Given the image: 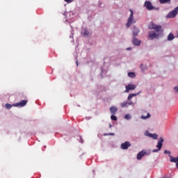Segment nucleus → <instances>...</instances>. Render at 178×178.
Masks as SVG:
<instances>
[{"instance_id": "nucleus-9", "label": "nucleus", "mask_w": 178, "mask_h": 178, "mask_svg": "<svg viewBox=\"0 0 178 178\" xmlns=\"http://www.w3.org/2000/svg\"><path fill=\"white\" fill-rule=\"evenodd\" d=\"M177 14L176 13V10L174 9L173 10L170 11L166 16V19H174L175 16H177Z\"/></svg>"}, {"instance_id": "nucleus-5", "label": "nucleus", "mask_w": 178, "mask_h": 178, "mask_svg": "<svg viewBox=\"0 0 178 178\" xmlns=\"http://www.w3.org/2000/svg\"><path fill=\"white\" fill-rule=\"evenodd\" d=\"M161 32H156V31H151L148 33L149 34V39L152 40H155V38H158L159 37V33Z\"/></svg>"}, {"instance_id": "nucleus-20", "label": "nucleus", "mask_w": 178, "mask_h": 178, "mask_svg": "<svg viewBox=\"0 0 178 178\" xmlns=\"http://www.w3.org/2000/svg\"><path fill=\"white\" fill-rule=\"evenodd\" d=\"M122 108H129V104L127 102H123L122 103L120 104Z\"/></svg>"}, {"instance_id": "nucleus-31", "label": "nucleus", "mask_w": 178, "mask_h": 178, "mask_svg": "<svg viewBox=\"0 0 178 178\" xmlns=\"http://www.w3.org/2000/svg\"><path fill=\"white\" fill-rule=\"evenodd\" d=\"M102 74H105V70H104L102 69V73H101L102 77V76H104V75H102Z\"/></svg>"}, {"instance_id": "nucleus-40", "label": "nucleus", "mask_w": 178, "mask_h": 178, "mask_svg": "<svg viewBox=\"0 0 178 178\" xmlns=\"http://www.w3.org/2000/svg\"><path fill=\"white\" fill-rule=\"evenodd\" d=\"M104 136H109V134H104Z\"/></svg>"}, {"instance_id": "nucleus-15", "label": "nucleus", "mask_w": 178, "mask_h": 178, "mask_svg": "<svg viewBox=\"0 0 178 178\" xmlns=\"http://www.w3.org/2000/svg\"><path fill=\"white\" fill-rule=\"evenodd\" d=\"M168 41H173L175 40V35L173 33H170L168 37H167Z\"/></svg>"}, {"instance_id": "nucleus-34", "label": "nucleus", "mask_w": 178, "mask_h": 178, "mask_svg": "<svg viewBox=\"0 0 178 178\" xmlns=\"http://www.w3.org/2000/svg\"><path fill=\"white\" fill-rule=\"evenodd\" d=\"M80 140H81V144H83L84 143V140H83V138H81V137H80Z\"/></svg>"}, {"instance_id": "nucleus-24", "label": "nucleus", "mask_w": 178, "mask_h": 178, "mask_svg": "<svg viewBox=\"0 0 178 178\" xmlns=\"http://www.w3.org/2000/svg\"><path fill=\"white\" fill-rule=\"evenodd\" d=\"M160 3H169L170 2V0H159Z\"/></svg>"}, {"instance_id": "nucleus-17", "label": "nucleus", "mask_w": 178, "mask_h": 178, "mask_svg": "<svg viewBox=\"0 0 178 178\" xmlns=\"http://www.w3.org/2000/svg\"><path fill=\"white\" fill-rule=\"evenodd\" d=\"M170 162H173L174 163H177L178 162V157L170 156Z\"/></svg>"}, {"instance_id": "nucleus-37", "label": "nucleus", "mask_w": 178, "mask_h": 178, "mask_svg": "<svg viewBox=\"0 0 178 178\" xmlns=\"http://www.w3.org/2000/svg\"><path fill=\"white\" fill-rule=\"evenodd\" d=\"M70 38H73V33L72 32V35L70 36Z\"/></svg>"}, {"instance_id": "nucleus-19", "label": "nucleus", "mask_w": 178, "mask_h": 178, "mask_svg": "<svg viewBox=\"0 0 178 178\" xmlns=\"http://www.w3.org/2000/svg\"><path fill=\"white\" fill-rule=\"evenodd\" d=\"M145 149H143L138 153L137 156H145Z\"/></svg>"}, {"instance_id": "nucleus-14", "label": "nucleus", "mask_w": 178, "mask_h": 178, "mask_svg": "<svg viewBox=\"0 0 178 178\" xmlns=\"http://www.w3.org/2000/svg\"><path fill=\"white\" fill-rule=\"evenodd\" d=\"M110 112L112 115H116V112H118V108L115 106H113L110 108Z\"/></svg>"}, {"instance_id": "nucleus-32", "label": "nucleus", "mask_w": 178, "mask_h": 178, "mask_svg": "<svg viewBox=\"0 0 178 178\" xmlns=\"http://www.w3.org/2000/svg\"><path fill=\"white\" fill-rule=\"evenodd\" d=\"M174 10H175V12H176V13L177 15V13H178V6L176 7Z\"/></svg>"}, {"instance_id": "nucleus-1", "label": "nucleus", "mask_w": 178, "mask_h": 178, "mask_svg": "<svg viewBox=\"0 0 178 178\" xmlns=\"http://www.w3.org/2000/svg\"><path fill=\"white\" fill-rule=\"evenodd\" d=\"M163 141H164L163 138L160 137L158 140L157 145L156 146L157 149H154L152 151L151 149H145V155L147 156L151 155L152 152H154V153L159 152V151L162 149V145H163Z\"/></svg>"}, {"instance_id": "nucleus-23", "label": "nucleus", "mask_w": 178, "mask_h": 178, "mask_svg": "<svg viewBox=\"0 0 178 178\" xmlns=\"http://www.w3.org/2000/svg\"><path fill=\"white\" fill-rule=\"evenodd\" d=\"M124 118L126 120H130V119H131V115H130V114H127L124 115Z\"/></svg>"}, {"instance_id": "nucleus-26", "label": "nucleus", "mask_w": 178, "mask_h": 178, "mask_svg": "<svg viewBox=\"0 0 178 178\" xmlns=\"http://www.w3.org/2000/svg\"><path fill=\"white\" fill-rule=\"evenodd\" d=\"M164 154L169 155V156H172V155H170V154H171L170 151L165 150Z\"/></svg>"}, {"instance_id": "nucleus-21", "label": "nucleus", "mask_w": 178, "mask_h": 178, "mask_svg": "<svg viewBox=\"0 0 178 178\" xmlns=\"http://www.w3.org/2000/svg\"><path fill=\"white\" fill-rule=\"evenodd\" d=\"M128 76L131 77V79H136V73L135 72H129Z\"/></svg>"}, {"instance_id": "nucleus-33", "label": "nucleus", "mask_w": 178, "mask_h": 178, "mask_svg": "<svg viewBox=\"0 0 178 178\" xmlns=\"http://www.w3.org/2000/svg\"><path fill=\"white\" fill-rule=\"evenodd\" d=\"M108 136H115V133H108Z\"/></svg>"}, {"instance_id": "nucleus-38", "label": "nucleus", "mask_w": 178, "mask_h": 178, "mask_svg": "<svg viewBox=\"0 0 178 178\" xmlns=\"http://www.w3.org/2000/svg\"><path fill=\"white\" fill-rule=\"evenodd\" d=\"M99 6H101V5H102V2L99 1Z\"/></svg>"}, {"instance_id": "nucleus-22", "label": "nucleus", "mask_w": 178, "mask_h": 178, "mask_svg": "<svg viewBox=\"0 0 178 178\" xmlns=\"http://www.w3.org/2000/svg\"><path fill=\"white\" fill-rule=\"evenodd\" d=\"M89 35L90 32L88 31V30L85 29L83 32V35H84V37H88Z\"/></svg>"}, {"instance_id": "nucleus-27", "label": "nucleus", "mask_w": 178, "mask_h": 178, "mask_svg": "<svg viewBox=\"0 0 178 178\" xmlns=\"http://www.w3.org/2000/svg\"><path fill=\"white\" fill-rule=\"evenodd\" d=\"M6 108L7 109H10V108H12V105H10L9 104H6Z\"/></svg>"}, {"instance_id": "nucleus-39", "label": "nucleus", "mask_w": 178, "mask_h": 178, "mask_svg": "<svg viewBox=\"0 0 178 178\" xmlns=\"http://www.w3.org/2000/svg\"><path fill=\"white\" fill-rule=\"evenodd\" d=\"M109 128L112 129V124H109Z\"/></svg>"}, {"instance_id": "nucleus-35", "label": "nucleus", "mask_w": 178, "mask_h": 178, "mask_svg": "<svg viewBox=\"0 0 178 178\" xmlns=\"http://www.w3.org/2000/svg\"><path fill=\"white\" fill-rule=\"evenodd\" d=\"M127 51H131V47L127 48Z\"/></svg>"}, {"instance_id": "nucleus-28", "label": "nucleus", "mask_w": 178, "mask_h": 178, "mask_svg": "<svg viewBox=\"0 0 178 178\" xmlns=\"http://www.w3.org/2000/svg\"><path fill=\"white\" fill-rule=\"evenodd\" d=\"M127 104H128V106H130V105H134V103H133V102L131 101L127 102Z\"/></svg>"}, {"instance_id": "nucleus-4", "label": "nucleus", "mask_w": 178, "mask_h": 178, "mask_svg": "<svg viewBox=\"0 0 178 178\" xmlns=\"http://www.w3.org/2000/svg\"><path fill=\"white\" fill-rule=\"evenodd\" d=\"M149 29H150V30L156 31V33H161V30H162V26L156 25L155 24H154V22H151L149 24Z\"/></svg>"}, {"instance_id": "nucleus-6", "label": "nucleus", "mask_w": 178, "mask_h": 178, "mask_svg": "<svg viewBox=\"0 0 178 178\" xmlns=\"http://www.w3.org/2000/svg\"><path fill=\"white\" fill-rule=\"evenodd\" d=\"M145 136L146 137H149L150 138H152L153 140H158V137H159V136H158V134H151L148 131H145Z\"/></svg>"}, {"instance_id": "nucleus-36", "label": "nucleus", "mask_w": 178, "mask_h": 178, "mask_svg": "<svg viewBox=\"0 0 178 178\" xmlns=\"http://www.w3.org/2000/svg\"><path fill=\"white\" fill-rule=\"evenodd\" d=\"M141 158H143L142 156H137V159L138 160V161H140V159H141Z\"/></svg>"}, {"instance_id": "nucleus-2", "label": "nucleus", "mask_w": 178, "mask_h": 178, "mask_svg": "<svg viewBox=\"0 0 178 178\" xmlns=\"http://www.w3.org/2000/svg\"><path fill=\"white\" fill-rule=\"evenodd\" d=\"M130 15L127 19V22L126 24V26L127 29L129 27H131L132 24H136V19H134V12L133 11L132 9H129Z\"/></svg>"}, {"instance_id": "nucleus-42", "label": "nucleus", "mask_w": 178, "mask_h": 178, "mask_svg": "<svg viewBox=\"0 0 178 178\" xmlns=\"http://www.w3.org/2000/svg\"><path fill=\"white\" fill-rule=\"evenodd\" d=\"M176 166H177V169H178V161H177V163H176Z\"/></svg>"}, {"instance_id": "nucleus-29", "label": "nucleus", "mask_w": 178, "mask_h": 178, "mask_svg": "<svg viewBox=\"0 0 178 178\" xmlns=\"http://www.w3.org/2000/svg\"><path fill=\"white\" fill-rule=\"evenodd\" d=\"M65 2H67V3H72L73 2V0H64Z\"/></svg>"}, {"instance_id": "nucleus-3", "label": "nucleus", "mask_w": 178, "mask_h": 178, "mask_svg": "<svg viewBox=\"0 0 178 178\" xmlns=\"http://www.w3.org/2000/svg\"><path fill=\"white\" fill-rule=\"evenodd\" d=\"M144 6L146 7L147 10H159V8L154 7V6H152V3L149 1H145Z\"/></svg>"}, {"instance_id": "nucleus-11", "label": "nucleus", "mask_w": 178, "mask_h": 178, "mask_svg": "<svg viewBox=\"0 0 178 178\" xmlns=\"http://www.w3.org/2000/svg\"><path fill=\"white\" fill-rule=\"evenodd\" d=\"M132 42L135 47H139L141 44V40H138L137 38L133 37Z\"/></svg>"}, {"instance_id": "nucleus-13", "label": "nucleus", "mask_w": 178, "mask_h": 178, "mask_svg": "<svg viewBox=\"0 0 178 178\" xmlns=\"http://www.w3.org/2000/svg\"><path fill=\"white\" fill-rule=\"evenodd\" d=\"M138 33H140V30L138 29V28L134 26L133 30V37H137V35H138Z\"/></svg>"}, {"instance_id": "nucleus-25", "label": "nucleus", "mask_w": 178, "mask_h": 178, "mask_svg": "<svg viewBox=\"0 0 178 178\" xmlns=\"http://www.w3.org/2000/svg\"><path fill=\"white\" fill-rule=\"evenodd\" d=\"M111 120H114L115 122H116V120H118V118H116L114 115H112L111 116Z\"/></svg>"}, {"instance_id": "nucleus-10", "label": "nucleus", "mask_w": 178, "mask_h": 178, "mask_svg": "<svg viewBox=\"0 0 178 178\" xmlns=\"http://www.w3.org/2000/svg\"><path fill=\"white\" fill-rule=\"evenodd\" d=\"M137 86L134 84H129L127 86H125V91L124 92H129V91L131 90H136V88Z\"/></svg>"}, {"instance_id": "nucleus-12", "label": "nucleus", "mask_w": 178, "mask_h": 178, "mask_svg": "<svg viewBox=\"0 0 178 178\" xmlns=\"http://www.w3.org/2000/svg\"><path fill=\"white\" fill-rule=\"evenodd\" d=\"M139 94H141V91H140L138 93H131V94H129V96H128V98H127L128 101H131V99L134 97H137V95H139Z\"/></svg>"}, {"instance_id": "nucleus-8", "label": "nucleus", "mask_w": 178, "mask_h": 178, "mask_svg": "<svg viewBox=\"0 0 178 178\" xmlns=\"http://www.w3.org/2000/svg\"><path fill=\"white\" fill-rule=\"evenodd\" d=\"M129 147H131V143L129 141H126L120 145L121 149H129Z\"/></svg>"}, {"instance_id": "nucleus-30", "label": "nucleus", "mask_w": 178, "mask_h": 178, "mask_svg": "<svg viewBox=\"0 0 178 178\" xmlns=\"http://www.w3.org/2000/svg\"><path fill=\"white\" fill-rule=\"evenodd\" d=\"M174 91L178 94V86L174 88Z\"/></svg>"}, {"instance_id": "nucleus-41", "label": "nucleus", "mask_w": 178, "mask_h": 178, "mask_svg": "<svg viewBox=\"0 0 178 178\" xmlns=\"http://www.w3.org/2000/svg\"><path fill=\"white\" fill-rule=\"evenodd\" d=\"M76 66H79V61L78 60H76Z\"/></svg>"}, {"instance_id": "nucleus-18", "label": "nucleus", "mask_w": 178, "mask_h": 178, "mask_svg": "<svg viewBox=\"0 0 178 178\" xmlns=\"http://www.w3.org/2000/svg\"><path fill=\"white\" fill-rule=\"evenodd\" d=\"M148 69V67L145 64H141L140 65V70L142 72H145Z\"/></svg>"}, {"instance_id": "nucleus-16", "label": "nucleus", "mask_w": 178, "mask_h": 178, "mask_svg": "<svg viewBox=\"0 0 178 178\" xmlns=\"http://www.w3.org/2000/svg\"><path fill=\"white\" fill-rule=\"evenodd\" d=\"M149 118H151V114L149 113L147 114V115H142L140 119L143 120H147V119H149Z\"/></svg>"}, {"instance_id": "nucleus-7", "label": "nucleus", "mask_w": 178, "mask_h": 178, "mask_svg": "<svg viewBox=\"0 0 178 178\" xmlns=\"http://www.w3.org/2000/svg\"><path fill=\"white\" fill-rule=\"evenodd\" d=\"M27 100H22L21 102L18 103H15L13 105V106H16L17 108H22L23 106H26L27 105Z\"/></svg>"}]
</instances>
